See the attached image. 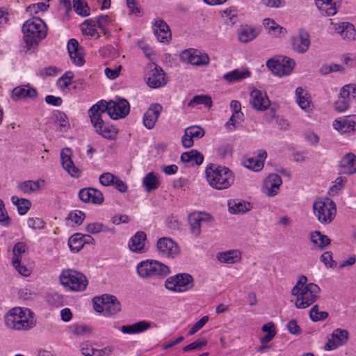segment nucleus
Listing matches in <instances>:
<instances>
[{
    "instance_id": "1",
    "label": "nucleus",
    "mask_w": 356,
    "mask_h": 356,
    "mask_svg": "<svg viewBox=\"0 0 356 356\" xmlns=\"http://www.w3.org/2000/svg\"><path fill=\"white\" fill-rule=\"evenodd\" d=\"M305 275L300 277L291 289V294L296 297L295 305L298 309H305L312 305L318 298L321 289L314 283L307 284Z\"/></svg>"
},
{
    "instance_id": "2",
    "label": "nucleus",
    "mask_w": 356,
    "mask_h": 356,
    "mask_svg": "<svg viewBox=\"0 0 356 356\" xmlns=\"http://www.w3.org/2000/svg\"><path fill=\"white\" fill-rule=\"evenodd\" d=\"M6 325L17 331H28L35 325L33 313L28 308L16 307L5 315Z\"/></svg>"
},
{
    "instance_id": "3",
    "label": "nucleus",
    "mask_w": 356,
    "mask_h": 356,
    "mask_svg": "<svg viewBox=\"0 0 356 356\" xmlns=\"http://www.w3.org/2000/svg\"><path fill=\"white\" fill-rule=\"evenodd\" d=\"M205 173L209 184L215 189H227L234 183V175L227 167L211 165L206 168Z\"/></svg>"
},
{
    "instance_id": "4",
    "label": "nucleus",
    "mask_w": 356,
    "mask_h": 356,
    "mask_svg": "<svg viewBox=\"0 0 356 356\" xmlns=\"http://www.w3.org/2000/svg\"><path fill=\"white\" fill-rule=\"evenodd\" d=\"M60 284L67 290L74 292L83 291L88 284L87 277L74 269H63L59 276Z\"/></svg>"
},
{
    "instance_id": "5",
    "label": "nucleus",
    "mask_w": 356,
    "mask_h": 356,
    "mask_svg": "<svg viewBox=\"0 0 356 356\" xmlns=\"http://www.w3.org/2000/svg\"><path fill=\"white\" fill-rule=\"evenodd\" d=\"M44 22L39 17L26 20L23 26L24 40L28 48L37 44L42 38Z\"/></svg>"
},
{
    "instance_id": "6",
    "label": "nucleus",
    "mask_w": 356,
    "mask_h": 356,
    "mask_svg": "<svg viewBox=\"0 0 356 356\" xmlns=\"http://www.w3.org/2000/svg\"><path fill=\"white\" fill-rule=\"evenodd\" d=\"M313 210L315 216L322 224L330 223L337 213L334 202L328 197L315 200L313 203Z\"/></svg>"
},
{
    "instance_id": "7",
    "label": "nucleus",
    "mask_w": 356,
    "mask_h": 356,
    "mask_svg": "<svg viewBox=\"0 0 356 356\" xmlns=\"http://www.w3.org/2000/svg\"><path fill=\"white\" fill-rule=\"evenodd\" d=\"M136 270L138 275L143 278L165 277L170 273L168 266L156 260L147 259L140 262Z\"/></svg>"
},
{
    "instance_id": "8",
    "label": "nucleus",
    "mask_w": 356,
    "mask_h": 356,
    "mask_svg": "<svg viewBox=\"0 0 356 356\" xmlns=\"http://www.w3.org/2000/svg\"><path fill=\"white\" fill-rule=\"evenodd\" d=\"M88 113L91 123L97 134L107 139L112 140L115 138V129L104 122L102 115L104 112L101 111V108H99L98 105H93L88 111Z\"/></svg>"
},
{
    "instance_id": "9",
    "label": "nucleus",
    "mask_w": 356,
    "mask_h": 356,
    "mask_svg": "<svg viewBox=\"0 0 356 356\" xmlns=\"http://www.w3.org/2000/svg\"><path fill=\"white\" fill-rule=\"evenodd\" d=\"M95 105H98L102 112H107L113 120L124 118L130 111L129 103L124 99H120L117 102L102 100Z\"/></svg>"
},
{
    "instance_id": "10",
    "label": "nucleus",
    "mask_w": 356,
    "mask_h": 356,
    "mask_svg": "<svg viewBox=\"0 0 356 356\" xmlns=\"http://www.w3.org/2000/svg\"><path fill=\"white\" fill-rule=\"evenodd\" d=\"M167 289L175 292H185L193 287V278L187 273H180L169 277L165 282Z\"/></svg>"
},
{
    "instance_id": "11",
    "label": "nucleus",
    "mask_w": 356,
    "mask_h": 356,
    "mask_svg": "<svg viewBox=\"0 0 356 356\" xmlns=\"http://www.w3.org/2000/svg\"><path fill=\"white\" fill-rule=\"evenodd\" d=\"M266 65L273 74L283 76L290 74L294 67L295 62L289 58H284L282 60L270 58L266 62Z\"/></svg>"
},
{
    "instance_id": "12",
    "label": "nucleus",
    "mask_w": 356,
    "mask_h": 356,
    "mask_svg": "<svg viewBox=\"0 0 356 356\" xmlns=\"http://www.w3.org/2000/svg\"><path fill=\"white\" fill-rule=\"evenodd\" d=\"M156 249L161 256L169 259H174L180 253L179 245L168 237L159 238L156 243Z\"/></svg>"
},
{
    "instance_id": "13",
    "label": "nucleus",
    "mask_w": 356,
    "mask_h": 356,
    "mask_svg": "<svg viewBox=\"0 0 356 356\" xmlns=\"http://www.w3.org/2000/svg\"><path fill=\"white\" fill-rule=\"evenodd\" d=\"M72 152L70 148L65 147L61 150L60 159L62 165L66 172L72 177L79 178L81 176L82 171L75 165L72 159Z\"/></svg>"
},
{
    "instance_id": "14",
    "label": "nucleus",
    "mask_w": 356,
    "mask_h": 356,
    "mask_svg": "<svg viewBox=\"0 0 356 356\" xmlns=\"http://www.w3.org/2000/svg\"><path fill=\"white\" fill-rule=\"evenodd\" d=\"M310 37L305 30H300L298 33L291 38L292 49L298 54L305 53L310 46Z\"/></svg>"
},
{
    "instance_id": "15",
    "label": "nucleus",
    "mask_w": 356,
    "mask_h": 356,
    "mask_svg": "<svg viewBox=\"0 0 356 356\" xmlns=\"http://www.w3.org/2000/svg\"><path fill=\"white\" fill-rule=\"evenodd\" d=\"M181 58L183 61L197 66L207 65L210 61L207 54H201L193 49L184 51L181 55Z\"/></svg>"
},
{
    "instance_id": "16",
    "label": "nucleus",
    "mask_w": 356,
    "mask_h": 356,
    "mask_svg": "<svg viewBox=\"0 0 356 356\" xmlns=\"http://www.w3.org/2000/svg\"><path fill=\"white\" fill-rule=\"evenodd\" d=\"M282 184V180L280 175L270 174L264 180L263 192L268 197H273L277 194Z\"/></svg>"
},
{
    "instance_id": "17",
    "label": "nucleus",
    "mask_w": 356,
    "mask_h": 356,
    "mask_svg": "<svg viewBox=\"0 0 356 356\" xmlns=\"http://www.w3.org/2000/svg\"><path fill=\"white\" fill-rule=\"evenodd\" d=\"M163 111V107L159 104H152L147 111L143 115V124L147 129H152Z\"/></svg>"
},
{
    "instance_id": "18",
    "label": "nucleus",
    "mask_w": 356,
    "mask_h": 356,
    "mask_svg": "<svg viewBox=\"0 0 356 356\" xmlns=\"http://www.w3.org/2000/svg\"><path fill=\"white\" fill-rule=\"evenodd\" d=\"M99 302H104V316H113L121 310V305L114 296H102Z\"/></svg>"
},
{
    "instance_id": "19",
    "label": "nucleus",
    "mask_w": 356,
    "mask_h": 356,
    "mask_svg": "<svg viewBox=\"0 0 356 356\" xmlns=\"http://www.w3.org/2000/svg\"><path fill=\"white\" fill-rule=\"evenodd\" d=\"M67 47L70 57L73 60V63L78 66H82L85 63V60L83 49L79 45L78 41L74 38L70 39Z\"/></svg>"
},
{
    "instance_id": "20",
    "label": "nucleus",
    "mask_w": 356,
    "mask_h": 356,
    "mask_svg": "<svg viewBox=\"0 0 356 356\" xmlns=\"http://www.w3.org/2000/svg\"><path fill=\"white\" fill-rule=\"evenodd\" d=\"M79 198L83 202L101 204L104 202V195L100 191L93 188H82L79 193Z\"/></svg>"
},
{
    "instance_id": "21",
    "label": "nucleus",
    "mask_w": 356,
    "mask_h": 356,
    "mask_svg": "<svg viewBox=\"0 0 356 356\" xmlns=\"http://www.w3.org/2000/svg\"><path fill=\"white\" fill-rule=\"evenodd\" d=\"M334 128L342 133H350L355 130L356 115L345 116L333 122Z\"/></svg>"
},
{
    "instance_id": "22",
    "label": "nucleus",
    "mask_w": 356,
    "mask_h": 356,
    "mask_svg": "<svg viewBox=\"0 0 356 356\" xmlns=\"http://www.w3.org/2000/svg\"><path fill=\"white\" fill-rule=\"evenodd\" d=\"M250 103L257 111L266 110L270 103L267 95L259 90H254L250 93Z\"/></svg>"
},
{
    "instance_id": "23",
    "label": "nucleus",
    "mask_w": 356,
    "mask_h": 356,
    "mask_svg": "<svg viewBox=\"0 0 356 356\" xmlns=\"http://www.w3.org/2000/svg\"><path fill=\"white\" fill-rule=\"evenodd\" d=\"M156 327V325L155 323L146 321H139L129 325H123L120 328L117 327L115 325H114V327L116 328L117 331H121L123 333L127 334L143 332L149 328H153Z\"/></svg>"
},
{
    "instance_id": "24",
    "label": "nucleus",
    "mask_w": 356,
    "mask_h": 356,
    "mask_svg": "<svg viewBox=\"0 0 356 356\" xmlns=\"http://www.w3.org/2000/svg\"><path fill=\"white\" fill-rule=\"evenodd\" d=\"M155 36L159 42H168L171 38V31L169 26L163 19L156 20L153 25Z\"/></svg>"
},
{
    "instance_id": "25",
    "label": "nucleus",
    "mask_w": 356,
    "mask_h": 356,
    "mask_svg": "<svg viewBox=\"0 0 356 356\" xmlns=\"http://www.w3.org/2000/svg\"><path fill=\"white\" fill-rule=\"evenodd\" d=\"M167 83L164 71L159 66H155L152 74L147 78V84L152 88L164 86Z\"/></svg>"
},
{
    "instance_id": "26",
    "label": "nucleus",
    "mask_w": 356,
    "mask_h": 356,
    "mask_svg": "<svg viewBox=\"0 0 356 356\" xmlns=\"http://www.w3.org/2000/svg\"><path fill=\"white\" fill-rule=\"evenodd\" d=\"M334 30L340 34L343 40L352 41L355 39L356 31L355 26L349 22L335 24Z\"/></svg>"
},
{
    "instance_id": "27",
    "label": "nucleus",
    "mask_w": 356,
    "mask_h": 356,
    "mask_svg": "<svg viewBox=\"0 0 356 356\" xmlns=\"http://www.w3.org/2000/svg\"><path fill=\"white\" fill-rule=\"evenodd\" d=\"M207 215L202 213H193L189 215L188 221L192 234L198 236L201 233V227L207 221Z\"/></svg>"
},
{
    "instance_id": "28",
    "label": "nucleus",
    "mask_w": 356,
    "mask_h": 356,
    "mask_svg": "<svg viewBox=\"0 0 356 356\" xmlns=\"http://www.w3.org/2000/svg\"><path fill=\"white\" fill-rule=\"evenodd\" d=\"M37 95L36 90L31 88L29 85L15 87L12 92V99L14 101L24 99L26 98H33Z\"/></svg>"
},
{
    "instance_id": "29",
    "label": "nucleus",
    "mask_w": 356,
    "mask_h": 356,
    "mask_svg": "<svg viewBox=\"0 0 356 356\" xmlns=\"http://www.w3.org/2000/svg\"><path fill=\"white\" fill-rule=\"evenodd\" d=\"M341 172L346 175L356 172V156L353 153H347L340 161Z\"/></svg>"
},
{
    "instance_id": "30",
    "label": "nucleus",
    "mask_w": 356,
    "mask_h": 356,
    "mask_svg": "<svg viewBox=\"0 0 356 356\" xmlns=\"http://www.w3.org/2000/svg\"><path fill=\"white\" fill-rule=\"evenodd\" d=\"M180 159L187 165H200L203 163L204 156L200 152L193 149L182 153Z\"/></svg>"
},
{
    "instance_id": "31",
    "label": "nucleus",
    "mask_w": 356,
    "mask_h": 356,
    "mask_svg": "<svg viewBox=\"0 0 356 356\" xmlns=\"http://www.w3.org/2000/svg\"><path fill=\"white\" fill-rule=\"evenodd\" d=\"M315 4L323 15L333 16L337 12L338 7L335 0H315Z\"/></svg>"
},
{
    "instance_id": "32",
    "label": "nucleus",
    "mask_w": 356,
    "mask_h": 356,
    "mask_svg": "<svg viewBox=\"0 0 356 356\" xmlns=\"http://www.w3.org/2000/svg\"><path fill=\"white\" fill-rule=\"evenodd\" d=\"M146 234L144 232H138L132 236L129 242V249L134 252L141 253L144 252Z\"/></svg>"
},
{
    "instance_id": "33",
    "label": "nucleus",
    "mask_w": 356,
    "mask_h": 356,
    "mask_svg": "<svg viewBox=\"0 0 356 356\" xmlns=\"http://www.w3.org/2000/svg\"><path fill=\"white\" fill-rule=\"evenodd\" d=\"M267 156V153L264 150H259L257 158H249L244 162L245 168L254 171H259L264 168V159Z\"/></svg>"
},
{
    "instance_id": "34",
    "label": "nucleus",
    "mask_w": 356,
    "mask_h": 356,
    "mask_svg": "<svg viewBox=\"0 0 356 356\" xmlns=\"http://www.w3.org/2000/svg\"><path fill=\"white\" fill-rule=\"evenodd\" d=\"M81 352L85 356H108L111 353V348L95 349L90 343L86 342L81 345Z\"/></svg>"
},
{
    "instance_id": "35",
    "label": "nucleus",
    "mask_w": 356,
    "mask_h": 356,
    "mask_svg": "<svg viewBox=\"0 0 356 356\" xmlns=\"http://www.w3.org/2000/svg\"><path fill=\"white\" fill-rule=\"evenodd\" d=\"M228 207L229 211L232 214H243L251 209V205L249 202L237 200H230L228 202Z\"/></svg>"
},
{
    "instance_id": "36",
    "label": "nucleus",
    "mask_w": 356,
    "mask_h": 356,
    "mask_svg": "<svg viewBox=\"0 0 356 356\" xmlns=\"http://www.w3.org/2000/svg\"><path fill=\"white\" fill-rule=\"evenodd\" d=\"M310 241L316 248L324 249L330 245L331 241L327 236L323 234L319 231H314L310 234Z\"/></svg>"
},
{
    "instance_id": "37",
    "label": "nucleus",
    "mask_w": 356,
    "mask_h": 356,
    "mask_svg": "<svg viewBox=\"0 0 356 356\" xmlns=\"http://www.w3.org/2000/svg\"><path fill=\"white\" fill-rule=\"evenodd\" d=\"M348 340V335H331L324 346L325 350H333L346 344Z\"/></svg>"
},
{
    "instance_id": "38",
    "label": "nucleus",
    "mask_w": 356,
    "mask_h": 356,
    "mask_svg": "<svg viewBox=\"0 0 356 356\" xmlns=\"http://www.w3.org/2000/svg\"><path fill=\"white\" fill-rule=\"evenodd\" d=\"M257 35L256 29L248 25L242 26L238 31V40L244 43L252 41Z\"/></svg>"
},
{
    "instance_id": "39",
    "label": "nucleus",
    "mask_w": 356,
    "mask_h": 356,
    "mask_svg": "<svg viewBox=\"0 0 356 356\" xmlns=\"http://www.w3.org/2000/svg\"><path fill=\"white\" fill-rule=\"evenodd\" d=\"M263 24L268 33L275 37L284 35L286 33V31L284 27L281 26L273 19L270 18L264 19L263 21Z\"/></svg>"
},
{
    "instance_id": "40",
    "label": "nucleus",
    "mask_w": 356,
    "mask_h": 356,
    "mask_svg": "<svg viewBox=\"0 0 356 356\" xmlns=\"http://www.w3.org/2000/svg\"><path fill=\"white\" fill-rule=\"evenodd\" d=\"M251 73L247 69H236L224 74L223 78L229 83H234L250 76Z\"/></svg>"
},
{
    "instance_id": "41",
    "label": "nucleus",
    "mask_w": 356,
    "mask_h": 356,
    "mask_svg": "<svg viewBox=\"0 0 356 356\" xmlns=\"http://www.w3.org/2000/svg\"><path fill=\"white\" fill-rule=\"evenodd\" d=\"M143 185L147 192L157 189L160 186L159 177L154 172L147 173L143 179Z\"/></svg>"
},
{
    "instance_id": "42",
    "label": "nucleus",
    "mask_w": 356,
    "mask_h": 356,
    "mask_svg": "<svg viewBox=\"0 0 356 356\" xmlns=\"http://www.w3.org/2000/svg\"><path fill=\"white\" fill-rule=\"evenodd\" d=\"M217 258L220 261L226 264H234L238 262L241 259L240 254L236 250L219 252L217 254Z\"/></svg>"
},
{
    "instance_id": "43",
    "label": "nucleus",
    "mask_w": 356,
    "mask_h": 356,
    "mask_svg": "<svg viewBox=\"0 0 356 356\" xmlns=\"http://www.w3.org/2000/svg\"><path fill=\"white\" fill-rule=\"evenodd\" d=\"M297 103L303 110H309L311 102L309 100L308 94L302 88L298 87L296 90Z\"/></svg>"
},
{
    "instance_id": "44",
    "label": "nucleus",
    "mask_w": 356,
    "mask_h": 356,
    "mask_svg": "<svg viewBox=\"0 0 356 356\" xmlns=\"http://www.w3.org/2000/svg\"><path fill=\"white\" fill-rule=\"evenodd\" d=\"M81 30L82 33L85 35H90L91 37L96 36L97 38L100 37L96 30L95 21L92 19H86L83 23H82L81 25Z\"/></svg>"
},
{
    "instance_id": "45",
    "label": "nucleus",
    "mask_w": 356,
    "mask_h": 356,
    "mask_svg": "<svg viewBox=\"0 0 356 356\" xmlns=\"http://www.w3.org/2000/svg\"><path fill=\"white\" fill-rule=\"evenodd\" d=\"M40 181L43 182L44 181H32L28 180L22 182H19L17 184V188L19 191L23 192L24 193H31L32 192H35L38 191L40 188Z\"/></svg>"
},
{
    "instance_id": "46",
    "label": "nucleus",
    "mask_w": 356,
    "mask_h": 356,
    "mask_svg": "<svg viewBox=\"0 0 356 356\" xmlns=\"http://www.w3.org/2000/svg\"><path fill=\"white\" fill-rule=\"evenodd\" d=\"M11 200L17 207L18 213L20 215L26 214L30 209L31 203V202L24 198H19L17 196H13Z\"/></svg>"
},
{
    "instance_id": "47",
    "label": "nucleus",
    "mask_w": 356,
    "mask_h": 356,
    "mask_svg": "<svg viewBox=\"0 0 356 356\" xmlns=\"http://www.w3.org/2000/svg\"><path fill=\"white\" fill-rule=\"evenodd\" d=\"M334 107L335 111L339 113L347 111L350 107L349 97L342 95L341 90H340L337 101L334 103Z\"/></svg>"
},
{
    "instance_id": "48",
    "label": "nucleus",
    "mask_w": 356,
    "mask_h": 356,
    "mask_svg": "<svg viewBox=\"0 0 356 356\" xmlns=\"http://www.w3.org/2000/svg\"><path fill=\"white\" fill-rule=\"evenodd\" d=\"M82 238V234L76 233L69 238L68 245L72 251L77 252L83 247L84 242H83Z\"/></svg>"
},
{
    "instance_id": "49",
    "label": "nucleus",
    "mask_w": 356,
    "mask_h": 356,
    "mask_svg": "<svg viewBox=\"0 0 356 356\" xmlns=\"http://www.w3.org/2000/svg\"><path fill=\"white\" fill-rule=\"evenodd\" d=\"M86 231L92 234H98L99 232H114L113 229H111L106 225L99 222L90 223L86 226Z\"/></svg>"
},
{
    "instance_id": "50",
    "label": "nucleus",
    "mask_w": 356,
    "mask_h": 356,
    "mask_svg": "<svg viewBox=\"0 0 356 356\" xmlns=\"http://www.w3.org/2000/svg\"><path fill=\"white\" fill-rule=\"evenodd\" d=\"M27 245L23 242H17L15 243L13 248V260L12 263L17 264V261H21L22 254L26 251Z\"/></svg>"
},
{
    "instance_id": "51",
    "label": "nucleus",
    "mask_w": 356,
    "mask_h": 356,
    "mask_svg": "<svg viewBox=\"0 0 356 356\" xmlns=\"http://www.w3.org/2000/svg\"><path fill=\"white\" fill-rule=\"evenodd\" d=\"M199 104H203L209 108L212 106L211 98L208 95H196L188 102V106L194 107Z\"/></svg>"
},
{
    "instance_id": "52",
    "label": "nucleus",
    "mask_w": 356,
    "mask_h": 356,
    "mask_svg": "<svg viewBox=\"0 0 356 356\" xmlns=\"http://www.w3.org/2000/svg\"><path fill=\"white\" fill-rule=\"evenodd\" d=\"M328 314L326 312L320 311L318 305H314L309 312V317L314 322L323 321L327 318Z\"/></svg>"
},
{
    "instance_id": "53",
    "label": "nucleus",
    "mask_w": 356,
    "mask_h": 356,
    "mask_svg": "<svg viewBox=\"0 0 356 356\" xmlns=\"http://www.w3.org/2000/svg\"><path fill=\"white\" fill-rule=\"evenodd\" d=\"M73 7L74 11L79 15L86 17L90 15V8L88 5L83 4L82 0H73Z\"/></svg>"
},
{
    "instance_id": "54",
    "label": "nucleus",
    "mask_w": 356,
    "mask_h": 356,
    "mask_svg": "<svg viewBox=\"0 0 356 356\" xmlns=\"http://www.w3.org/2000/svg\"><path fill=\"white\" fill-rule=\"evenodd\" d=\"M73 77L74 74L72 72H66L57 80L58 87L62 90L67 88L71 84Z\"/></svg>"
},
{
    "instance_id": "55",
    "label": "nucleus",
    "mask_w": 356,
    "mask_h": 356,
    "mask_svg": "<svg viewBox=\"0 0 356 356\" xmlns=\"http://www.w3.org/2000/svg\"><path fill=\"white\" fill-rule=\"evenodd\" d=\"M54 121L58 123L60 128L67 129L70 127V122L67 115L63 113L57 111L54 114Z\"/></svg>"
},
{
    "instance_id": "56",
    "label": "nucleus",
    "mask_w": 356,
    "mask_h": 356,
    "mask_svg": "<svg viewBox=\"0 0 356 356\" xmlns=\"http://www.w3.org/2000/svg\"><path fill=\"white\" fill-rule=\"evenodd\" d=\"M46 300L53 305L56 307L61 306L63 304L64 298L61 294L57 292H52L47 294Z\"/></svg>"
},
{
    "instance_id": "57",
    "label": "nucleus",
    "mask_w": 356,
    "mask_h": 356,
    "mask_svg": "<svg viewBox=\"0 0 356 356\" xmlns=\"http://www.w3.org/2000/svg\"><path fill=\"white\" fill-rule=\"evenodd\" d=\"M186 134H190L193 138H201L204 136V130L199 126H191L185 130Z\"/></svg>"
},
{
    "instance_id": "58",
    "label": "nucleus",
    "mask_w": 356,
    "mask_h": 356,
    "mask_svg": "<svg viewBox=\"0 0 356 356\" xmlns=\"http://www.w3.org/2000/svg\"><path fill=\"white\" fill-rule=\"evenodd\" d=\"M243 118V113L242 112H236L232 113V115L229 120L226 123V127L227 129H230V127L232 126L233 129L236 128V124L240 123L242 121Z\"/></svg>"
},
{
    "instance_id": "59",
    "label": "nucleus",
    "mask_w": 356,
    "mask_h": 356,
    "mask_svg": "<svg viewBox=\"0 0 356 356\" xmlns=\"http://www.w3.org/2000/svg\"><path fill=\"white\" fill-rule=\"evenodd\" d=\"M222 17L232 24H234L237 18L236 10L233 8H227L222 11Z\"/></svg>"
},
{
    "instance_id": "60",
    "label": "nucleus",
    "mask_w": 356,
    "mask_h": 356,
    "mask_svg": "<svg viewBox=\"0 0 356 356\" xmlns=\"http://www.w3.org/2000/svg\"><path fill=\"white\" fill-rule=\"evenodd\" d=\"M11 222V219L8 216L2 200L0 199V223L4 226L9 225Z\"/></svg>"
},
{
    "instance_id": "61",
    "label": "nucleus",
    "mask_w": 356,
    "mask_h": 356,
    "mask_svg": "<svg viewBox=\"0 0 356 356\" xmlns=\"http://www.w3.org/2000/svg\"><path fill=\"white\" fill-rule=\"evenodd\" d=\"M207 343V341L204 339H199L193 343L186 346L184 347L183 350L185 352L191 350H200L203 346H206Z\"/></svg>"
},
{
    "instance_id": "62",
    "label": "nucleus",
    "mask_w": 356,
    "mask_h": 356,
    "mask_svg": "<svg viewBox=\"0 0 356 356\" xmlns=\"http://www.w3.org/2000/svg\"><path fill=\"white\" fill-rule=\"evenodd\" d=\"M116 176L110 172H104L99 176V182L103 186H108L113 184Z\"/></svg>"
},
{
    "instance_id": "63",
    "label": "nucleus",
    "mask_w": 356,
    "mask_h": 356,
    "mask_svg": "<svg viewBox=\"0 0 356 356\" xmlns=\"http://www.w3.org/2000/svg\"><path fill=\"white\" fill-rule=\"evenodd\" d=\"M321 261L329 268H334L337 266V262L332 259L331 252H325L321 254Z\"/></svg>"
},
{
    "instance_id": "64",
    "label": "nucleus",
    "mask_w": 356,
    "mask_h": 356,
    "mask_svg": "<svg viewBox=\"0 0 356 356\" xmlns=\"http://www.w3.org/2000/svg\"><path fill=\"white\" fill-rule=\"evenodd\" d=\"M341 94L346 96L352 95L353 98H356V85L353 83L346 84L341 88Z\"/></svg>"
}]
</instances>
